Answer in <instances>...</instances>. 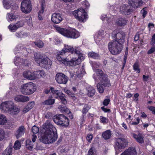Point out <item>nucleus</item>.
I'll use <instances>...</instances> for the list:
<instances>
[{
    "label": "nucleus",
    "mask_w": 155,
    "mask_h": 155,
    "mask_svg": "<svg viewBox=\"0 0 155 155\" xmlns=\"http://www.w3.org/2000/svg\"><path fill=\"white\" fill-rule=\"evenodd\" d=\"M41 134H39L41 141L50 144L55 141L57 138V130L50 120H47L43 125Z\"/></svg>",
    "instance_id": "f257e3e1"
},
{
    "label": "nucleus",
    "mask_w": 155,
    "mask_h": 155,
    "mask_svg": "<svg viewBox=\"0 0 155 155\" xmlns=\"http://www.w3.org/2000/svg\"><path fill=\"white\" fill-rule=\"evenodd\" d=\"M113 38L116 40H112L108 44L109 50L113 54H117L121 52L123 48L122 44L124 42L125 35L118 31H114L112 34Z\"/></svg>",
    "instance_id": "f03ea898"
},
{
    "label": "nucleus",
    "mask_w": 155,
    "mask_h": 155,
    "mask_svg": "<svg viewBox=\"0 0 155 155\" xmlns=\"http://www.w3.org/2000/svg\"><path fill=\"white\" fill-rule=\"evenodd\" d=\"M77 47L74 48L71 46L64 44V48L61 51L58 52L56 56V58L60 64H63L67 66H74L78 63V59L77 58H72L71 61H68L67 58H62L60 55H63L66 52L71 53L72 54H74L76 56H78Z\"/></svg>",
    "instance_id": "7ed1b4c3"
},
{
    "label": "nucleus",
    "mask_w": 155,
    "mask_h": 155,
    "mask_svg": "<svg viewBox=\"0 0 155 155\" xmlns=\"http://www.w3.org/2000/svg\"><path fill=\"white\" fill-rule=\"evenodd\" d=\"M95 72L93 77L95 80L99 79L101 82L97 85V90L100 93H103L104 91V87L110 86V81L107 78V75L104 74L101 69H97L95 70Z\"/></svg>",
    "instance_id": "20e7f679"
},
{
    "label": "nucleus",
    "mask_w": 155,
    "mask_h": 155,
    "mask_svg": "<svg viewBox=\"0 0 155 155\" xmlns=\"http://www.w3.org/2000/svg\"><path fill=\"white\" fill-rule=\"evenodd\" d=\"M1 110L3 112H8L12 115L18 114L20 111V108L15 105L12 101H7L2 102L0 105Z\"/></svg>",
    "instance_id": "39448f33"
},
{
    "label": "nucleus",
    "mask_w": 155,
    "mask_h": 155,
    "mask_svg": "<svg viewBox=\"0 0 155 155\" xmlns=\"http://www.w3.org/2000/svg\"><path fill=\"white\" fill-rule=\"evenodd\" d=\"M34 58L35 61L41 67L49 68L52 64L51 61L47 57H43L40 53H35Z\"/></svg>",
    "instance_id": "423d86ee"
},
{
    "label": "nucleus",
    "mask_w": 155,
    "mask_h": 155,
    "mask_svg": "<svg viewBox=\"0 0 155 155\" xmlns=\"http://www.w3.org/2000/svg\"><path fill=\"white\" fill-rule=\"evenodd\" d=\"M36 90L35 84L31 82L22 84L20 88L21 93L24 95H29L34 93Z\"/></svg>",
    "instance_id": "0eeeda50"
},
{
    "label": "nucleus",
    "mask_w": 155,
    "mask_h": 155,
    "mask_svg": "<svg viewBox=\"0 0 155 155\" xmlns=\"http://www.w3.org/2000/svg\"><path fill=\"white\" fill-rule=\"evenodd\" d=\"M56 30L60 33L68 38H75L76 31L74 29L69 28L67 29L60 28L56 27Z\"/></svg>",
    "instance_id": "6e6552de"
},
{
    "label": "nucleus",
    "mask_w": 155,
    "mask_h": 155,
    "mask_svg": "<svg viewBox=\"0 0 155 155\" xmlns=\"http://www.w3.org/2000/svg\"><path fill=\"white\" fill-rule=\"evenodd\" d=\"M54 122L57 125L63 127H67L69 125V120L67 117L60 114L53 118Z\"/></svg>",
    "instance_id": "1a4fd4ad"
},
{
    "label": "nucleus",
    "mask_w": 155,
    "mask_h": 155,
    "mask_svg": "<svg viewBox=\"0 0 155 155\" xmlns=\"http://www.w3.org/2000/svg\"><path fill=\"white\" fill-rule=\"evenodd\" d=\"M49 92H51L55 96L57 99H60L63 104H65L67 103V101L64 98L65 95L58 90H55L53 87H51L49 90H46L45 91V93L47 94Z\"/></svg>",
    "instance_id": "9d476101"
},
{
    "label": "nucleus",
    "mask_w": 155,
    "mask_h": 155,
    "mask_svg": "<svg viewBox=\"0 0 155 155\" xmlns=\"http://www.w3.org/2000/svg\"><path fill=\"white\" fill-rule=\"evenodd\" d=\"M21 11L25 14L29 13L31 11L32 5L30 0H24L21 2Z\"/></svg>",
    "instance_id": "9b49d317"
},
{
    "label": "nucleus",
    "mask_w": 155,
    "mask_h": 155,
    "mask_svg": "<svg viewBox=\"0 0 155 155\" xmlns=\"http://www.w3.org/2000/svg\"><path fill=\"white\" fill-rule=\"evenodd\" d=\"M128 142L125 138H117L116 139L115 148H123L127 145Z\"/></svg>",
    "instance_id": "f8f14e48"
},
{
    "label": "nucleus",
    "mask_w": 155,
    "mask_h": 155,
    "mask_svg": "<svg viewBox=\"0 0 155 155\" xmlns=\"http://www.w3.org/2000/svg\"><path fill=\"white\" fill-rule=\"evenodd\" d=\"M133 11L129 3L128 4H123L120 7V12L123 15H128L130 14Z\"/></svg>",
    "instance_id": "ddd939ff"
},
{
    "label": "nucleus",
    "mask_w": 155,
    "mask_h": 155,
    "mask_svg": "<svg viewBox=\"0 0 155 155\" xmlns=\"http://www.w3.org/2000/svg\"><path fill=\"white\" fill-rule=\"evenodd\" d=\"M68 79V77L62 73H57L55 76V80L59 84H66Z\"/></svg>",
    "instance_id": "4468645a"
},
{
    "label": "nucleus",
    "mask_w": 155,
    "mask_h": 155,
    "mask_svg": "<svg viewBox=\"0 0 155 155\" xmlns=\"http://www.w3.org/2000/svg\"><path fill=\"white\" fill-rule=\"evenodd\" d=\"M78 20L80 22H84L88 18V16L83 8L78 9Z\"/></svg>",
    "instance_id": "2eb2a0df"
},
{
    "label": "nucleus",
    "mask_w": 155,
    "mask_h": 155,
    "mask_svg": "<svg viewBox=\"0 0 155 155\" xmlns=\"http://www.w3.org/2000/svg\"><path fill=\"white\" fill-rule=\"evenodd\" d=\"M14 62L15 65L19 67L21 65L28 66V61L27 60H24L19 57H15L14 59Z\"/></svg>",
    "instance_id": "dca6fc26"
},
{
    "label": "nucleus",
    "mask_w": 155,
    "mask_h": 155,
    "mask_svg": "<svg viewBox=\"0 0 155 155\" xmlns=\"http://www.w3.org/2000/svg\"><path fill=\"white\" fill-rule=\"evenodd\" d=\"M128 3L130 6L134 8H137L142 6V0H128Z\"/></svg>",
    "instance_id": "f3484780"
},
{
    "label": "nucleus",
    "mask_w": 155,
    "mask_h": 155,
    "mask_svg": "<svg viewBox=\"0 0 155 155\" xmlns=\"http://www.w3.org/2000/svg\"><path fill=\"white\" fill-rule=\"evenodd\" d=\"M23 76L24 78L32 80L35 79V72L33 71H26L23 72Z\"/></svg>",
    "instance_id": "a211bd4d"
},
{
    "label": "nucleus",
    "mask_w": 155,
    "mask_h": 155,
    "mask_svg": "<svg viewBox=\"0 0 155 155\" xmlns=\"http://www.w3.org/2000/svg\"><path fill=\"white\" fill-rule=\"evenodd\" d=\"M137 152L135 147H130L125 150L120 155H137Z\"/></svg>",
    "instance_id": "6ab92c4d"
},
{
    "label": "nucleus",
    "mask_w": 155,
    "mask_h": 155,
    "mask_svg": "<svg viewBox=\"0 0 155 155\" xmlns=\"http://www.w3.org/2000/svg\"><path fill=\"white\" fill-rule=\"evenodd\" d=\"M29 97L22 95H17L15 96L14 100L18 102H25L29 101Z\"/></svg>",
    "instance_id": "aec40b11"
},
{
    "label": "nucleus",
    "mask_w": 155,
    "mask_h": 155,
    "mask_svg": "<svg viewBox=\"0 0 155 155\" xmlns=\"http://www.w3.org/2000/svg\"><path fill=\"white\" fill-rule=\"evenodd\" d=\"M51 20L54 23L58 24L62 21V18L59 13H55L52 15Z\"/></svg>",
    "instance_id": "412c9836"
},
{
    "label": "nucleus",
    "mask_w": 155,
    "mask_h": 155,
    "mask_svg": "<svg viewBox=\"0 0 155 155\" xmlns=\"http://www.w3.org/2000/svg\"><path fill=\"white\" fill-rule=\"evenodd\" d=\"M131 135L135 138L137 141L139 143H143L144 142L143 138L144 137L142 134H138L137 135L134 133H132Z\"/></svg>",
    "instance_id": "4be33fe9"
},
{
    "label": "nucleus",
    "mask_w": 155,
    "mask_h": 155,
    "mask_svg": "<svg viewBox=\"0 0 155 155\" xmlns=\"http://www.w3.org/2000/svg\"><path fill=\"white\" fill-rule=\"evenodd\" d=\"M25 128L23 126L20 127L16 131L15 135L17 139L22 136L25 132Z\"/></svg>",
    "instance_id": "5701e85b"
},
{
    "label": "nucleus",
    "mask_w": 155,
    "mask_h": 155,
    "mask_svg": "<svg viewBox=\"0 0 155 155\" xmlns=\"http://www.w3.org/2000/svg\"><path fill=\"white\" fill-rule=\"evenodd\" d=\"M18 17V15L12 13H9L7 14L6 18L8 21L10 22L16 20Z\"/></svg>",
    "instance_id": "b1692460"
},
{
    "label": "nucleus",
    "mask_w": 155,
    "mask_h": 155,
    "mask_svg": "<svg viewBox=\"0 0 155 155\" xmlns=\"http://www.w3.org/2000/svg\"><path fill=\"white\" fill-rule=\"evenodd\" d=\"M127 20H126L124 18H122V17H120L117 18L115 21L116 23L118 26H124L126 25L127 23Z\"/></svg>",
    "instance_id": "393cba45"
},
{
    "label": "nucleus",
    "mask_w": 155,
    "mask_h": 155,
    "mask_svg": "<svg viewBox=\"0 0 155 155\" xmlns=\"http://www.w3.org/2000/svg\"><path fill=\"white\" fill-rule=\"evenodd\" d=\"M87 92V94L89 97H92L95 94V90L93 87L91 86H88L86 87Z\"/></svg>",
    "instance_id": "a878e982"
},
{
    "label": "nucleus",
    "mask_w": 155,
    "mask_h": 155,
    "mask_svg": "<svg viewBox=\"0 0 155 155\" xmlns=\"http://www.w3.org/2000/svg\"><path fill=\"white\" fill-rule=\"evenodd\" d=\"M8 123V120L6 116L0 114V125H6Z\"/></svg>",
    "instance_id": "bb28decb"
},
{
    "label": "nucleus",
    "mask_w": 155,
    "mask_h": 155,
    "mask_svg": "<svg viewBox=\"0 0 155 155\" xmlns=\"http://www.w3.org/2000/svg\"><path fill=\"white\" fill-rule=\"evenodd\" d=\"M34 72L35 79L36 78H40L45 75V73L43 71L39 70Z\"/></svg>",
    "instance_id": "cd10ccee"
},
{
    "label": "nucleus",
    "mask_w": 155,
    "mask_h": 155,
    "mask_svg": "<svg viewBox=\"0 0 155 155\" xmlns=\"http://www.w3.org/2000/svg\"><path fill=\"white\" fill-rule=\"evenodd\" d=\"M16 36L18 38H25L28 36V34L22 31L15 33Z\"/></svg>",
    "instance_id": "c85d7f7f"
},
{
    "label": "nucleus",
    "mask_w": 155,
    "mask_h": 155,
    "mask_svg": "<svg viewBox=\"0 0 155 155\" xmlns=\"http://www.w3.org/2000/svg\"><path fill=\"white\" fill-rule=\"evenodd\" d=\"M111 134L110 130H107L103 133L102 136L104 139H109L111 137Z\"/></svg>",
    "instance_id": "c756f323"
},
{
    "label": "nucleus",
    "mask_w": 155,
    "mask_h": 155,
    "mask_svg": "<svg viewBox=\"0 0 155 155\" xmlns=\"http://www.w3.org/2000/svg\"><path fill=\"white\" fill-rule=\"evenodd\" d=\"M11 0H4L3 2L4 7L6 9H9L11 7Z\"/></svg>",
    "instance_id": "7c9ffc66"
},
{
    "label": "nucleus",
    "mask_w": 155,
    "mask_h": 155,
    "mask_svg": "<svg viewBox=\"0 0 155 155\" xmlns=\"http://www.w3.org/2000/svg\"><path fill=\"white\" fill-rule=\"evenodd\" d=\"M55 102V100L54 99H49L43 102L42 104L45 105H51L53 104Z\"/></svg>",
    "instance_id": "2f4dec72"
},
{
    "label": "nucleus",
    "mask_w": 155,
    "mask_h": 155,
    "mask_svg": "<svg viewBox=\"0 0 155 155\" xmlns=\"http://www.w3.org/2000/svg\"><path fill=\"white\" fill-rule=\"evenodd\" d=\"M15 24H11L8 26V28L10 31L12 32L15 31L18 29Z\"/></svg>",
    "instance_id": "473e14b6"
},
{
    "label": "nucleus",
    "mask_w": 155,
    "mask_h": 155,
    "mask_svg": "<svg viewBox=\"0 0 155 155\" xmlns=\"http://www.w3.org/2000/svg\"><path fill=\"white\" fill-rule=\"evenodd\" d=\"M33 144L32 142L30 140L26 141V147L27 148L31 150L33 148Z\"/></svg>",
    "instance_id": "72a5a7b5"
},
{
    "label": "nucleus",
    "mask_w": 155,
    "mask_h": 155,
    "mask_svg": "<svg viewBox=\"0 0 155 155\" xmlns=\"http://www.w3.org/2000/svg\"><path fill=\"white\" fill-rule=\"evenodd\" d=\"M85 58V57L82 52L78 51V63L80 62L81 63L82 61L84 60Z\"/></svg>",
    "instance_id": "f704fd0d"
},
{
    "label": "nucleus",
    "mask_w": 155,
    "mask_h": 155,
    "mask_svg": "<svg viewBox=\"0 0 155 155\" xmlns=\"http://www.w3.org/2000/svg\"><path fill=\"white\" fill-rule=\"evenodd\" d=\"M89 57H92L94 58H98L99 57L100 55L98 54L95 53L94 52H90L88 54Z\"/></svg>",
    "instance_id": "c9c22d12"
},
{
    "label": "nucleus",
    "mask_w": 155,
    "mask_h": 155,
    "mask_svg": "<svg viewBox=\"0 0 155 155\" xmlns=\"http://www.w3.org/2000/svg\"><path fill=\"white\" fill-rule=\"evenodd\" d=\"M58 108L59 110L61 112H70V110L67 108L66 107L60 105L58 107Z\"/></svg>",
    "instance_id": "e433bc0d"
},
{
    "label": "nucleus",
    "mask_w": 155,
    "mask_h": 155,
    "mask_svg": "<svg viewBox=\"0 0 155 155\" xmlns=\"http://www.w3.org/2000/svg\"><path fill=\"white\" fill-rule=\"evenodd\" d=\"M12 148L11 147H7L4 152L6 155H12Z\"/></svg>",
    "instance_id": "4c0bfd02"
},
{
    "label": "nucleus",
    "mask_w": 155,
    "mask_h": 155,
    "mask_svg": "<svg viewBox=\"0 0 155 155\" xmlns=\"http://www.w3.org/2000/svg\"><path fill=\"white\" fill-rule=\"evenodd\" d=\"M133 68L134 71H137L138 73H140V70L138 62H136L133 65Z\"/></svg>",
    "instance_id": "58836bf2"
},
{
    "label": "nucleus",
    "mask_w": 155,
    "mask_h": 155,
    "mask_svg": "<svg viewBox=\"0 0 155 155\" xmlns=\"http://www.w3.org/2000/svg\"><path fill=\"white\" fill-rule=\"evenodd\" d=\"M21 147V143L19 140H16L15 143L13 147L15 150L19 149Z\"/></svg>",
    "instance_id": "ea45409f"
},
{
    "label": "nucleus",
    "mask_w": 155,
    "mask_h": 155,
    "mask_svg": "<svg viewBox=\"0 0 155 155\" xmlns=\"http://www.w3.org/2000/svg\"><path fill=\"white\" fill-rule=\"evenodd\" d=\"M91 107V106H89L88 105H86V104L85 105L82 109L83 116L84 115H85L86 114L87 112L89 109H90Z\"/></svg>",
    "instance_id": "a19ab883"
},
{
    "label": "nucleus",
    "mask_w": 155,
    "mask_h": 155,
    "mask_svg": "<svg viewBox=\"0 0 155 155\" xmlns=\"http://www.w3.org/2000/svg\"><path fill=\"white\" fill-rule=\"evenodd\" d=\"M5 133L4 130L0 128V141L3 140L5 138Z\"/></svg>",
    "instance_id": "79ce46f5"
},
{
    "label": "nucleus",
    "mask_w": 155,
    "mask_h": 155,
    "mask_svg": "<svg viewBox=\"0 0 155 155\" xmlns=\"http://www.w3.org/2000/svg\"><path fill=\"white\" fill-rule=\"evenodd\" d=\"M35 45L39 48H42L43 47L44 44L43 43L41 40L38 41L34 42Z\"/></svg>",
    "instance_id": "37998d69"
},
{
    "label": "nucleus",
    "mask_w": 155,
    "mask_h": 155,
    "mask_svg": "<svg viewBox=\"0 0 155 155\" xmlns=\"http://www.w3.org/2000/svg\"><path fill=\"white\" fill-rule=\"evenodd\" d=\"M100 120L101 122L103 124L107 123V122H108L109 120L108 119H107L106 117H104V116H100Z\"/></svg>",
    "instance_id": "c03bdc74"
},
{
    "label": "nucleus",
    "mask_w": 155,
    "mask_h": 155,
    "mask_svg": "<svg viewBox=\"0 0 155 155\" xmlns=\"http://www.w3.org/2000/svg\"><path fill=\"white\" fill-rule=\"evenodd\" d=\"M23 21H24V22L25 21L27 22L29 26H31L32 25V18L31 17H29Z\"/></svg>",
    "instance_id": "a18cd8bd"
},
{
    "label": "nucleus",
    "mask_w": 155,
    "mask_h": 155,
    "mask_svg": "<svg viewBox=\"0 0 155 155\" xmlns=\"http://www.w3.org/2000/svg\"><path fill=\"white\" fill-rule=\"evenodd\" d=\"M18 28H19L20 27L23 26L24 25V21L21 20L19 21H18L17 23L15 24Z\"/></svg>",
    "instance_id": "49530a36"
},
{
    "label": "nucleus",
    "mask_w": 155,
    "mask_h": 155,
    "mask_svg": "<svg viewBox=\"0 0 155 155\" xmlns=\"http://www.w3.org/2000/svg\"><path fill=\"white\" fill-rule=\"evenodd\" d=\"M81 4L82 6L85 8H88L90 6V4L87 0H84L83 2H81Z\"/></svg>",
    "instance_id": "de8ad7c7"
},
{
    "label": "nucleus",
    "mask_w": 155,
    "mask_h": 155,
    "mask_svg": "<svg viewBox=\"0 0 155 155\" xmlns=\"http://www.w3.org/2000/svg\"><path fill=\"white\" fill-rule=\"evenodd\" d=\"M103 31H101V30L99 31L98 32V34L100 35V36L99 37H97V38H95V39L97 43H98L99 41L101 40V38L100 35L101 34V33H103Z\"/></svg>",
    "instance_id": "09e8293b"
},
{
    "label": "nucleus",
    "mask_w": 155,
    "mask_h": 155,
    "mask_svg": "<svg viewBox=\"0 0 155 155\" xmlns=\"http://www.w3.org/2000/svg\"><path fill=\"white\" fill-rule=\"evenodd\" d=\"M32 130L34 134H37L39 132V128L35 126H33L32 128Z\"/></svg>",
    "instance_id": "8fccbe9b"
},
{
    "label": "nucleus",
    "mask_w": 155,
    "mask_h": 155,
    "mask_svg": "<svg viewBox=\"0 0 155 155\" xmlns=\"http://www.w3.org/2000/svg\"><path fill=\"white\" fill-rule=\"evenodd\" d=\"M35 105V102L34 101H32L29 103L26 106L30 110Z\"/></svg>",
    "instance_id": "3c124183"
},
{
    "label": "nucleus",
    "mask_w": 155,
    "mask_h": 155,
    "mask_svg": "<svg viewBox=\"0 0 155 155\" xmlns=\"http://www.w3.org/2000/svg\"><path fill=\"white\" fill-rule=\"evenodd\" d=\"M141 13L142 14L143 17H145L147 12L146 10V8H144L141 11Z\"/></svg>",
    "instance_id": "603ef678"
},
{
    "label": "nucleus",
    "mask_w": 155,
    "mask_h": 155,
    "mask_svg": "<svg viewBox=\"0 0 155 155\" xmlns=\"http://www.w3.org/2000/svg\"><path fill=\"white\" fill-rule=\"evenodd\" d=\"M52 114L51 112H47L45 114V116L46 118H49L52 117Z\"/></svg>",
    "instance_id": "864d4df0"
},
{
    "label": "nucleus",
    "mask_w": 155,
    "mask_h": 155,
    "mask_svg": "<svg viewBox=\"0 0 155 155\" xmlns=\"http://www.w3.org/2000/svg\"><path fill=\"white\" fill-rule=\"evenodd\" d=\"M93 137V136L92 134H88L87 136L86 139L88 142L91 143V141Z\"/></svg>",
    "instance_id": "5fc2aeb1"
},
{
    "label": "nucleus",
    "mask_w": 155,
    "mask_h": 155,
    "mask_svg": "<svg viewBox=\"0 0 155 155\" xmlns=\"http://www.w3.org/2000/svg\"><path fill=\"white\" fill-rule=\"evenodd\" d=\"M94 147H91L88 151V155H97L96 154H95L94 153Z\"/></svg>",
    "instance_id": "6e6d98bb"
},
{
    "label": "nucleus",
    "mask_w": 155,
    "mask_h": 155,
    "mask_svg": "<svg viewBox=\"0 0 155 155\" xmlns=\"http://www.w3.org/2000/svg\"><path fill=\"white\" fill-rule=\"evenodd\" d=\"M148 109L152 111V113L155 114V107L153 106H149Z\"/></svg>",
    "instance_id": "4d7b16f0"
},
{
    "label": "nucleus",
    "mask_w": 155,
    "mask_h": 155,
    "mask_svg": "<svg viewBox=\"0 0 155 155\" xmlns=\"http://www.w3.org/2000/svg\"><path fill=\"white\" fill-rule=\"evenodd\" d=\"M155 51V47H152L147 52L148 54H151Z\"/></svg>",
    "instance_id": "13d9d810"
},
{
    "label": "nucleus",
    "mask_w": 155,
    "mask_h": 155,
    "mask_svg": "<svg viewBox=\"0 0 155 155\" xmlns=\"http://www.w3.org/2000/svg\"><path fill=\"white\" fill-rule=\"evenodd\" d=\"M101 64H100V63H96V62H94V63H93L92 64V66L93 67V68L94 69L95 68H97V67H99V66H100V65Z\"/></svg>",
    "instance_id": "bf43d9fd"
},
{
    "label": "nucleus",
    "mask_w": 155,
    "mask_h": 155,
    "mask_svg": "<svg viewBox=\"0 0 155 155\" xmlns=\"http://www.w3.org/2000/svg\"><path fill=\"white\" fill-rule=\"evenodd\" d=\"M110 101V99H108V98L105 99L103 102V104L104 105H105V106H107V105H108V104H109Z\"/></svg>",
    "instance_id": "052dcab7"
},
{
    "label": "nucleus",
    "mask_w": 155,
    "mask_h": 155,
    "mask_svg": "<svg viewBox=\"0 0 155 155\" xmlns=\"http://www.w3.org/2000/svg\"><path fill=\"white\" fill-rule=\"evenodd\" d=\"M45 7V5L42 4L41 5V10L39 11L38 14L41 15L43 14L44 10Z\"/></svg>",
    "instance_id": "680f3d73"
},
{
    "label": "nucleus",
    "mask_w": 155,
    "mask_h": 155,
    "mask_svg": "<svg viewBox=\"0 0 155 155\" xmlns=\"http://www.w3.org/2000/svg\"><path fill=\"white\" fill-rule=\"evenodd\" d=\"M64 92L65 93L68 94L69 96L71 95V92L70 90H68L67 88H64Z\"/></svg>",
    "instance_id": "e2e57ef3"
},
{
    "label": "nucleus",
    "mask_w": 155,
    "mask_h": 155,
    "mask_svg": "<svg viewBox=\"0 0 155 155\" xmlns=\"http://www.w3.org/2000/svg\"><path fill=\"white\" fill-rule=\"evenodd\" d=\"M149 75H143V81H148L149 79Z\"/></svg>",
    "instance_id": "0e129e2a"
},
{
    "label": "nucleus",
    "mask_w": 155,
    "mask_h": 155,
    "mask_svg": "<svg viewBox=\"0 0 155 155\" xmlns=\"http://www.w3.org/2000/svg\"><path fill=\"white\" fill-rule=\"evenodd\" d=\"M30 110L29 109H28V107L26 106L22 110V112L23 113H25L28 111H29Z\"/></svg>",
    "instance_id": "69168bd1"
},
{
    "label": "nucleus",
    "mask_w": 155,
    "mask_h": 155,
    "mask_svg": "<svg viewBox=\"0 0 155 155\" xmlns=\"http://www.w3.org/2000/svg\"><path fill=\"white\" fill-rule=\"evenodd\" d=\"M73 15L75 17L76 19H78V10H77L72 12Z\"/></svg>",
    "instance_id": "338daca9"
},
{
    "label": "nucleus",
    "mask_w": 155,
    "mask_h": 155,
    "mask_svg": "<svg viewBox=\"0 0 155 155\" xmlns=\"http://www.w3.org/2000/svg\"><path fill=\"white\" fill-rule=\"evenodd\" d=\"M150 44L152 45H154L155 44V41H154V39L153 38V35L152 37L151 41L150 42Z\"/></svg>",
    "instance_id": "774afa93"
}]
</instances>
